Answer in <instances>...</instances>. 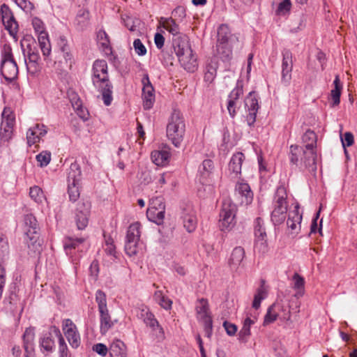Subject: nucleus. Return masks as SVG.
Returning a JSON list of instances; mask_svg holds the SVG:
<instances>
[{"label": "nucleus", "instance_id": "nucleus-49", "mask_svg": "<svg viewBox=\"0 0 357 357\" xmlns=\"http://www.w3.org/2000/svg\"><path fill=\"white\" fill-rule=\"evenodd\" d=\"M58 45L61 52L63 53V56L66 61H71L73 55L70 53V47L68 45L67 40L64 37H61L58 42Z\"/></svg>", "mask_w": 357, "mask_h": 357}, {"label": "nucleus", "instance_id": "nucleus-25", "mask_svg": "<svg viewBox=\"0 0 357 357\" xmlns=\"http://www.w3.org/2000/svg\"><path fill=\"white\" fill-rule=\"evenodd\" d=\"M34 330L26 328L22 336L25 357H34Z\"/></svg>", "mask_w": 357, "mask_h": 357}, {"label": "nucleus", "instance_id": "nucleus-12", "mask_svg": "<svg viewBox=\"0 0 357 357\" xmlns=\"http://www.w3.org/2000/svg\"><path fill=\"white\" fill-rule=\"evenodd\" d=\"M291 314L289 309L285 308L280 303H273L268 308L267 312L264 316L263 325L267 326L274 322L278 317L282 320H289Z\"/></svg>", "mask_w": 357, "mask_h": 357}, {"label": "nucleus", "instance_id": "nucleus-54", "mask_svg": "<svg viewBox=\"0 0 357 357\" xmlns=\"http://www.w3.org/2000/svg\"><path fill=\"white\" fill-rule=\"evenodd\" d=\"M97 40L98 44L104 49L109 47V40L107 33L104 30H99L97 33Z\"/></svg>", "mask_w": 357, "mask_h": 357}, {"label": "nucleus", "instance_id": "nucleus-37", "mask_svg": "<svg viewBox=\"0 0 357 357\" xmlns=\"http://www.w3.org/2000/svg\"><path fill=\"white\" fill-rule=\"evenodd\" d=\"M334 89L331 91V97L333 100L332 107L337 106L340 102V96L342 89V84L339 75H336L333 81Z\"/></svg>", "mask_w": 357, "mask_h": 357}, {"label": "nucleus", "instance_id": "nucleus-19", "mask_svg": "<svg viewBox=\"0 0 357 357\" xmlns=\"http://www.w3.org/2000/svg\"><path fill=\"white\" fill-rule=\"evenodd\" d=\"M143 84L142 99L143 107L145 109H149L153 107L155 102L154 89L152 86L148 74H145L142 79Z\"/></svg>", "mask_w": 357, "mask_h": 357}, {"label": "nucleus", "instance_id": "nucleus-47", "mask_svg": "<svg viewBox=\"0 0 357 357\" xmlns=\"http://www.w3.org/2000/svg\"><path fill=\"white\" fill-rule=\"evenodd\" d=\"M29 196L37 204H43L46 199L43 190L38 185H34L29 189Z\"/></svg>", "mask_w": 357, "mask_h": 357}, {"label": "nucleus", "instance_id": "nucleus-51", "mask_svg": "<svg viewBox=\"0 0 357 357\" xmlns=\"http://www.w3.org/2000/svg\"><path fill=\"white\" fill-rule=\"evenodd\" d=\"M138 243L139 241H137L126 239L125 252L126 255L130 257L135 255L138 251Z\"/></svg>", "mask_w": 357, "mask_h": 357}, {"label": "nucleus", "instance_id": "nucleus-33", "mask_svg": "<svg viewBox=\"0 0 357 357\" xmlns=\"http://www.w3.org/2000/svg\"><path fill=\"white\" fill-rule=\"evenodd\" d=\"M215 56L224 63L229 62L232 58V50L228 43H217Z\"/></svg>", "mask_w": 357, "mask_h": 357}, {"label": "nucleus", "instance_id": "nucleus-41", "mask_svg": "<svg viewBox=\"0 0 357 357\" xmlns=\"http://www.w3.org/2000/svg\"><path fill=\"white\" fill-rule=\"evenodd\" d=\"M51 331L54 332V336L56 337L59 340V357H68V347L59 328L53 326H51Z\"/></svg>", "mask_w": 357, "mask_h": 357}, {"label": "nucleus", "instance_id": "nucleus-21", "mask_svg": "<svg viewBox=\"0 0 357 357\" xmlns=\"http://www.w3.org/2000/svg\"><path fill=\"white\" fill-rule=\"evenodd\" d=\"M2 22L5 29L8 31L10 36H15L17 33L18 24L8 6L3 4L1 7Z\"/></svg>", "mask_w": 357, "mask_h": 357}, {"label": "nucleus", "instance_id": "nucleus-55", "mask_svg": "<svg viewBox=\"0 0 357 357\" xmlns=\"http://www.w3.org/2000/svg\"><path fill=\"white\" fill-rule=\"evenodd\" d=\"M15 3L22 9L25 13L31 14L32 11L34 10V4L28 0H15Z\"/></svg>", "mask_w": 357, "mask_h": 357}, {"label": "nucleus", "instance_id": "nucleus-27", "mask_svg": "<svg viewBox=\"0 0 357 357\" xmlns=\"http://www.w3.org/2000/svg\"><path fill=\"white\" fill-rule=\"evenodd\" d=\"M236 195L241 198V204L248 205L252 202L253 192L246 183H237L235 187Z\"/></svg>", "mask_w": 357, "mask_h": 357}, {"label": "nucleus", "instance_id": "nucleus-24", "mask_svg": "<svg viewBox=\"0 0 357 357\" xmlns=\"http://www.w3.org/2000/svg\"><path fill=\"white\" fill-rule=\"evenodd\" d=\"M302 214L299 213V206L296 204L294 209L289 213L287 225L292 234H298L301 229Z\"/></svg>", "mask_w": 357, "mask_h": 357}, {"label": "nucleus", "instance_id": "nucleus-35", "mask_svg": "<svg viewBox=\"0 0 357 357\" xmlns=\"http://www.w3.org/2000/svg\"><path fill=\"white\" fill-rule=\"evenodd\" d=\"M82 178L80 166L76 162H73L68 172V183H79Z\"/></svg>", "mask_w": 357, "mask_h": 357}, {"label": "nucleus", "instance_id": "nucleus-7", "mask_svg": "<svg viewBox=\"0 0 357 357\" xmlns=\"http://www.w3.org/2000/svg\"><path fill=\"white\" fill-rule=\"evenodd\" d=\"M96 302L98 304L100 314V331L101 334H106L113 327L114 321L112 320L107 305L106 294L104 291L98 289L96 293Z\"/></svg>", "mask_w": 357, "mask_h": 357}, {"label": "nucleus", "instance_id": "nucleus-10", "mask_svg": "<svg viewBox=\"0 0 357 357\" xmlns=\"http://www.w3.org/2000/svg\"><path fill=\"white\" fill-rule=\"evenodd\" d=\"M32 25L35 31L38 34V40L44 59L47 61L51 53V45L48 38V34L45 31L43 22L37 17L32 20Z\"/></svg>", "mask_w": 357, "mask_h": 357}, {"label": "nucleus", "instance_id": "nucleus-50", "mask_svg": "<svg viewBox=\"0 0 357 357\" xmlns=\"http://www.w3.org/2000/svg\"><path fill=\"white\" fill-rule=\"evenodd\" d=\"M189 44L188 38L185 35H178L173 37L172 45L174 52L179 51V50L184 47V45Z\"/></svg>", "mask_w": 357, "mask_h": 357}, {"label": "nucleus", "instance_id": "nucleus-64", "mask_svg": "<svg viewBox=\"0 0 357 357\" xmlns=\"http://www.w3.org/2000/svg\"><path fill=\"white\" fill-rule=\"evenodd\" d=\"M343 146H350L354 144V135L351 132H345L344 138H342Z\"/></svg>", "mask_w": 357, "mask_h": 357}, {"label": "nucleus", "instance_id": "nucleus-18", "mask_svg": "<svg viewBox=\"0 0 357 357\" xmlns=\"http://www.w3.org/2000/svg\"><path fill=\"white\" fill-rule=\"evenodd\" d=\"M63 331L73 348H77L81 342L80 336L75 324L70 319L63 321Z\"/></svg>", "mask_w": 357, "mask_h": 357}, {"label": "nucleus", "instance_id": "nucleus-14", "mask_svg": "<svg viewBox=\"0 0 357 357\" xmlns=\"http://www.w3.org/2000/svg\"><path fill=\"white\" fill-rule=\"evenodd\" d=\"M150 204L146 211L148 219L158 225L162 224L165 218V204L162 197L153 199Z\"/></svg>", "mask_w": 357, "mask_h": 357}, {"label": "nucleus", "instance_id": "nucleus-2", "mask_svg": "<svg viewBox=\"0 0 357 357\" xmlns=\"http://www.w3.org/2000/svg\"><path fill=\"white\" fill-rule=\"evenodd\" d=\"M92 83L101 93L103 102L106 106L111 105L112 98V84L109 81L107 71V63L105 60H96L92 68Z\"/></svg>", "mask_w": 357, "mask_h": 357}, {"label": "nucleus", "instance_id": "nucleus-22", "mask_svg": "<svg viewBox=\"0 0 357 357\" xmlns=\"http://www.w3.org/2000/svg\"><path fill=\"white\" fill-rule=\"evenodd\" d=\"M47 132L46 126L44 124L36 123L30 128L26 132L27 144L29 146L39 142L41 137H44Z\"/></svg>", "mask_w": 357, "mask_h": 357}, {"label": "nucleus", "instance_id": "nucleus-5", "mask_svg": "<svg viewBox=\"0 0 357 357\" xmlns=\"http://www.w3.org/2000/svg\"><path fill=\"white\" fill-rule=\"evenodd\" d=\"M1 73L8 82H12L17 77L18 66L14 59L10 45H3L1 50Z\"/></svg>", "mask_w": 357, "mask_h": 357}, {"label": "nucleus", "instance_id": "nucleus-45", "mask_svg": "<svg viewBox=\"0 0 357 357\" xmlns=\"http://www.w3.org/2000/svg\"><path fill=\"white\" fill-rule=\"evenodd\" d=\"M24 223H25V230L26 233L28 234L33 231L39 232V227L38 225V221L35 216L32 214H27L24 217Z\"/></svg>", "mask_w": 357, "mask_h": 357}, {"label": "nucleus", "instance_id": "nucleus-4", "mask_svg": "<svg viewBox=\"0 0 357 357\" xmlns=\"http://www.w3.org/2000/svg\"><path fill=\"white\" fill-rule=\"evenodd\" d=\"M20 46L28 73L32 75H36L40 70V55L36 41L31 37H26L20 41Z\"/></svg>", "mask_w": 357, "mask_h": 357}, {"label": "nucleus", "instance_id": "nucleus-43", "mask_svg": "<svg viewBox=\"0 0 357 357\" xmlns=\"http://www.w3.org/2000/svg\"><path fill=\"white\" fill-rule=\"evenodd\" d=\"M218 68V62L214 59H211V62L208 63L206 66V70L204 73V81L208 83H211L216 77Z\"/></svg>", "mask_w": 357, "mask_h": 357}, {"label": "nucleus", "instance_id": "nucleus-20", "mask_svg": "<svg viewBox=\"0 0 357 357\" xmlns=\"http://www.w3.org/2000/svg\"><path fill=\"white\" fill-rule=\"evenodd\" d=\"M282 82L285 85L289 84L291 79V72L293 69L292 53L289 50H284L282 52Z\"/></svg>", "mask_w": 357, "mask_h": 357}, {"label": "nucleus", "instance_id": "nucleus-23", "mask_svg": "<svg viewBox=\"0 0 357 357\" xmlns=\"http://www.w3.org/2000/svg\"><path fill=\"white\" fill-rule=\"evenodd\" d=\"M25 241L30 252L40 254L43 249V241L40 237L39 232L33 231L26 234Z\"/></svg>", "mask_w": 357, "mask_h": 357}, {"label": "nucleus", "instance_id": "nucleus-56", "mask_svg": "<svg viewBox=\"0 0 357 357\" xmlns=\"http://www.w3.org/2000/svg\"><path fill=\"white\" fill-rule=\"evenodd\" d=\"M13 128H9L8 127L0 126V140L1 142H8L9 140L13 137Z\"/></svg>", "mask_w": 357, "mask_h": 357}, {"label": "nucleus", "instance_id": "nucleus-8", "mask_svg": "<svg viewBox=\"0 0 357 357\" xmlns=\"http://www.w3.org/2000/svg\"><path fill=\"white\" fill-rule=\"evenodd\" d=\"M85 238L66 237L63 240V248L76 270L82 257L81 252L86 248L84 246Z\"/></svg>", "mask_w": 357, "mask_h": 357}, {"label": "nucleus", "instance_id": "nucleus-61", "mask_svg": "<svg viewBox=\"0 0 357 357\" xmlns=\"http://www.w3.org/2000/svg\"><path fill=\"white\" fill-rule=\"evenodd\" d=\"M223 326L226 331L227 334L229 336H234L237 332L236 325L227 321H224Z\"/></svg>", "mask_w": 357, "mask_h": 357}, {"label": "nucleus", "instance_id": "nucleus-30", "mask_svg": "<svg viewBox=\"0 0 357 357\" xmlns=\"http://www.w3.org/2000/svg\"><path fill=\"white\" fill-rule=\"evenodd\" d=\"M245 257V250L241 247H236L231 252L229 265L231 270L237 271L241 266Z\"/></svg>", "mask_w": 357, "mask_h": 357}, {"label": "nucleus", "instance_id": "nucleus-60", "mask_svg": "<svg viewBox=\"0 0 357 357\" xmlns=\"http://www.w3.org/2000/svg\"><path fill=\"white\" fill-rule=\"evenodd\" d=\"M133 46L135 50V52L139 56H144L146 54V48L144 45V44L142 43L140 39L137 38L133 42Z\"/></svg>", "mask_w": 357, "mask_h": 357}, {"label": "nucleus", "instance_id": "nucleus-34", "mask_svg": "<svg viewBox=\"0 0 357 357\" xmlns=\"http://www.w3.org/2000/svg\"><path fill=\"white\" fill-rule=\"evenodd\" d=\"M160 24L169 33L173 35V37L177 36L180 34V28L178 24L176 22L175 20L172 17H161Z\"/></svg>", "mask_w": 357, "mask_h": 357}, {"label": "nucleus", "instance_id": "nucleus-58", "mask_svg": "<svg viewBox=\"0 0 357 357\" xmlns=\"http://www.w3.org/2000/svg\"><path fill=\"white\" fill-rule=\"evenodd\" d=\"M15 123V117L13 115L11 114H7L6 115V109L3 110L2 113V121L1 126L8 127L9 128H13Z\"/></svg>", "mask_w": 357, "mask_h": 357}, {"label": "nucleus", "instance_id": "nucleus-1", "mask_svg": "<svg viewBox=\"0 0 357 357\" xmlns=\"http://www.w3.org/2000/svg\"><path fill=\"white\" fill-rule=\"evenodd\" d=\"M317 140L316 133L310 129L307 130L302 136V141L305 144L304 146L298 145L290 146V162L298 166L300 162V168L304 167L310 173L315 174L317 172V152L315 151Z\"/></svg>", "mask_w": 357, "mask_h": 357}, {"label": "nucleus", "instance_id": "nucleus-9", "mask_svg": "<svg viewBox=\"0 0 357 357\" xmlns=\"http://www.w3.org/2000/svg\"><path fill=\"white\" fill-rule=\"evenodd\" d=\"M236 210V206L229 199L222 202L219 220L221 230H230L235 225Z\"/></svg>", "mask_w": 357, "mask_h": 357}, {"label": "nucleus", "instance_id": "nucleus-13", "mask_svg": "<svg viewBox=\"0 0 357 357\" xmlns=\"http://www.w3.org/2000/svg\"><path fill=\"white\" fill-rule=\"evenodd\" d=\"M255 250L259 253L266 252L268 251L266 232L264 220L261 218H256L255 221Z\"/></svg>", "mask_w": 357, "mask_h": 357}, {"label": "nucleus", "instance_id": "nucleus-39", "mask_svg": "<svg viewBox=\"0 0 357 357\" xmlns=\"http://www.w3.org/2000/svg\"><path fill=\"white\" fill-rule=\"evenodd\" d=\"M292 288L296 291L295 296L300 298L303 296L305 291V279L298 273H295L292 277Z\"/></svg>", "mask_w": 357, "mask_h": 357}, {"label": "nucleus", "instance_id": "nucleus-11", "mask_svg": "<svg viewBox=\"0 0 357 357\" xmlns=\"http://www.w3.org/2000/svg\"><path fill=\"white\" fill-rule=\"evenodd\" d=\"M181 66L188 72L193 73L197 69V61L189 44L184 45L179 51L175 52Z\"/></svg>", "mask_w": 357, "mask_h": 357}, {"label": "nucleus", "instance_id": "nucleus-32", "mask_svg": "<svg viewBox=\"0 0 357 357\" xmlns=\"http://www.w3.org/2000/svg\"><path fill=\"white\" fill-rule=\"evenodd\" d=\"M54 335V332L50 328L48 333H44L40 337L39 344L43 352L51 353L54 351L55 347Z\"/></svg>", "mask_w": 357, "mask_h": 357}, {"label": "nucleus", "instance_id": "nucleus-31", "mask_svg": "<svg viewBox=\"0 0 357 357\" xmlns=\"http://www.w3.org/2000/svg\"><path fill=\"white\" fill-rule=\"evenodd\" d=\"M245 159L243 153L237 152L230 159L229 163V171L234 177H237L241 173V166Z\"/></svg>", "mask_w": 357, "mask_h": 357}, {"label": "nucleus", "instance_id": "nucleus-48", "mask_svg": "<svg viewBox=\"0 0 357 357\" xmlns=\"http://www.w3.org/2000/svg\"><path fill=\"white\" fill-rule=\"evenodd\" d=\"M230 36V30L228 26L225 24H221L218 31V42L217 43H228V40Z\"/></svg>", "mask_w": 357, "mask_h": 357}, {"label": "nucleus", "instance_id": "nucleus-53", "mask_svg": "<svg viewBox=\"0 0 357 357\" xmlns=\"http://www.w3.org/2000/svg\"><path fill=\"white\" fill-rule=\"evenodd\" d=\"M36 160L41 167H46L51 160V153L43 151L36 155Z\"/></svg>", "mask_w": 357, "mask_h": 357}, {"label": "nucleus", "instance_id": "nucleus-38", "mask_svg": "<svg viewBox=\"0 0 357 357\" xmlns=\"http://www.w3.org/2000/svg\"><path fill=\"white\" fill-rule=\"evenodd\" d=\"M109 354L111 356L126 357V345L123 342L118 339L114 340L109 347Z\"/></svg>", "mask_w": 357, "mask_h": 357}, {"label": "nucleus", "instance_id": "nucleus-16", "mask_svg": "<svg viewBox=\"0 0 357 357\" xmlns=\"http://www.w3.org/2000/svg\"><path fill=\"white\" fill-rule=\"evenodd\" d=\"M91 204L89 202H79L75 209V220L79 230L84 229L88 225Z\"/></svg>", "mask_w": 357, "mask_h": 357}, {"label": "nucleus", "instance_id": "nucleus-57", "mask_svg": "<svg viewBox=\"0 0 357 357\" xmlns=\"http://www.w3.org/2000/svg\"><path fill=\"white\" fill-rule=\"evenodd\" d=\"M265 297V290L262 287L259 288L254 296L252 307L257 310L261 305V301L264 300Z\"/></svg>", "mask_w": 357, "mask_h": 357}, {"label": "nucleus", "instance_id": "nucleus-52", "mask_svg": "<svg viewBox=\"0 0 357 357\" xmlns=\"http://www.w3.org/2000/svg\"><path fill=\"white\" fill-rule=\"evenodd\" d=\"M79 183H68V193L69 199L72 202H75L79 197Z\"/></svg>", "mask_w": 357, "mask_h": 357}, {"label": "nucleus", "instance_id": "nucleus-15", "mask_svg": "<svg viewBox=\"0 0 357 357\" xmlns=\"http://www.w3.org/2000/svg\"><path fill=\"white\" fill-rule=\"evenodd\" d=\"M245 107L248 112L246 121L249 126H252L256 121L257 114L259 109L257 95L255 91H250L246 96Z\"/></svg>", "mask_w": 357, "mask_h": 357}, {"label": "nucleus", "instance_id": "nucleus-29", "mask_svg": "<svg viewBox=\"0 0 357 357\" xmlns=\"http://www.w3.org/2000/svg\"><path fill=\"white\" fill-rule=\"evenodd\" d=\"M181 218L184 227L190 233L195 230L197 227V218L195 213L190 207L185 208L182 212Z\"/></svg>", "mask_w": 357, "mask_h": 357}, {"label": "nucleus", "instance_id": "nucleus-36", "mask_svg": "<svg viewBox=\"0 0 357 357\" xmlns=\"http://www.w3.org/2000/svg\"><path fill=\"white\" fill-rule=\"evenodd\" d=\"M170 155L168 150L153 151L151 153V159L158 166L165 165L168 162Z\"/></svg>", "mask_w": 357, "mask_h": 357}, {"label": "nucleus", "instance_id": "nucleus-28", "mask_svg": "<svg viewBox=\"0 0 357 357\" xmlns=\"http://www.w3.org/2000/svg\"><path fill=\"white\" fill-rule=\"evenodd\" d=\"M137 317L143 320L144 324L155 330V327H159L158 321L155 319L154 315L151 312L149 308L142 305L137 310Z\"/></svg>", "mask_w": 357, "mask_h": 357}, {"label": "nucleus", "instance_id": "nucleus-3", "mask_svg": "<svg viewBox=\"0 0 357 357\" xmlns=\"http://www.w3.org/2000/svg\"><path fill=\"white\" fill-rule=\"evenodd\" d=\"M185 132L183 116L179 110L174 109L167 125V137L175 147L178 148L183 140Z\"/></svg>", "mask_w": 357, "mask_h": 357}, {"label": "nucleus", "instance_id": "nucleus-17", "mask_svg": "<svg viewBox=\"0 0 357 357\" xmlns=\"http://www.w3.org/2000/svg\"><path fill=\"white\" fill-rule=\"evenodd\" d=\"M243 93V84L241 82H238L235 88L228 96L227 110L231 118L236 116V109L240 107V97Z\"/></svg>", "mask_w": 357, "mask_h": 357}, {"label": "nucleus", "instance_id": "nucleus-62", "mask_svg": "<svg viewBox=\"0 0 357 357\" xmlns=\"http://www.w3.org/2000/svg\"><path fill=\"white\" fill-rule=\"evenodd\" d=\"M202 167L203 171L204 172V174H206L207 176L213 169V162L210 159L204 160L202 162Z\"/></svg>", "mask_w": 357, "mask_h": 357}, {"label": "nucleus", "instance_id": "nucleus-63", "mask_svg": "<svg viewBox=\"0 0 357 357\" xmlns=\"http://www.w3.org/2000/svg\"><path fill=\"white\" fill-rule=\"evenodd\" d=\"M93 350L102 356H105L107 354V347L102 343H98L93 347Z\"/></svg>", "mask_w": 357, "mask_h": 357}, {"label": "nucleus", "instance_id": "nucleus-44", "mask_svg": "<svg viewBox=\"0 0 357 357\" xmlns=\"http://www.w3.org/2000/svg\"><path fill=\"white\" fill-rule=\"evenodd\" d=\"M140 229L141 224L139 222L131 224L128 229L126 239L139 241L141 235Z\"/></svg>", "mask_w": 357, "mask_h": 357}, {"label": "nucleus", "instance_id": "nucleus-59", "mask_svg": "<svg viewBox=\"0 0 357 357\" xmlns=\"http://www.w3.org/2000/svg\"><path fill=\"white\" fill-rule=\"evenodd\" d=\"M291 3L290 0H283L278 5L277 13L279 15H285L291 9Z\"/></svg>", "mask_w": 357, "mask_h": 357}, {"label": "nucleus", "instance_id": "nucleus-40", "mask_svg": "<svg viewBox=\"0 0 357 357\" xmlns=\"http://www.w3.org/2000/svg\"><path fill=\"white\" fill-rule=\"evenodd\" d=\"M256 317L251 319L250 317H248L244 320L243 327L238 333L239 340L245 342H247L248 338L251 335L250 327L256 322Z\"/></svg>", "mask_w": 357, "mask_h": 357}, {"label": "nucleus", "instance_id": "nucleus-26", "mask_svg": "<svg viewBox=\"0 0 357 357\" xmlns=\"http://www.w3.org/2000/svg\"><path fill=\"white\" fill-rule=\"evenodd\" d=\"M195 311L197 314V319L199 321L202 323L212 320L209 312V305L207 299H199L195 306Z\"/></svg>", "mask_w": 357, "mask_h": 357}, {"label": "nucleus", "instance_id": "nucleus-6", "mask_svg": "<svg viewBox=\"0 0 357 357\" xmlns=\"http://www.w3.org/2000/svg\"><path fill=\"white\" fill-rule=\"evenodd\" d=\"M287 195L286 188L278 187L273 199V210L271 213V221L275 225H281L286 218L287 211Z\"/></svg>", "mask_w": 357, "mask_h": 357}, {"label": "nucleus", "instance_id": "nucleus-42", "mask_svg": "<svg viewBox=\"0 0 357 357\" xmlns=\"http://www.w3.org/2000/svg\"><path fill=\"white\" fill-rule=\"evenodd\" d=\"M71 103L77 115L84 121L88 120L89 112L86 108L83 107L81 100L76 95L72 98Z\"/></svg>", "mask_w": 357, "mask_h": 357}, {"label": "nucleus", "instance_id": "nucleus-46", "mask_svg": "<svg viewBox=\"0 0 357 357\" xmlns=\"http://www.w3.org/2000/svg\"><path fill=\"white\" fill-rule=\"evenodd\" d=\"M89 13L86 10H80L76 17L75 23L79 30H83L89 24Z\"/></svg>", "mask_w": 357, "mask_h": 357}]
</instances>
